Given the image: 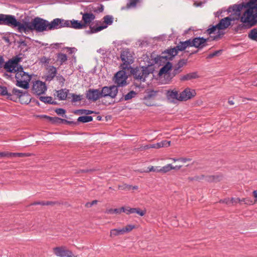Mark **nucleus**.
<instances>
[{
	"label": "nucleus",
	"mask_w": 257,
	"mask_h": 257,
	"mask_svg": "<svg viewBox=\"0 0 257 257\" xmlns=\"http://www.w3.org/2000/svg\"><path fill=\"white\" fill-rule=\"evenodd\" d=\"M41 117L45 118L49 121H51L53 123H58V122H60V121H66V120L61 119L58 117H51V116H47L46 115H41Z\"/></svg>",
	"instance_id": "nucleus-26"
},
{
	"label": "nucleus",
	"mask_w": 257,
	"mask_h": 257,
	"mask_svg": "<svg viewBox=\"0 0 257 257\" xmlns=\"http://www.w3.org/2000/svg\"><path fill=\"white\" fill-rule=\"evenodd\" d=\"M48 24V21L40 17H36L31 22L24 21L23 32L26 33L34 31L37 32L47 31Z\"/></svg>",
	"instance_id": "nucleus-3"
},
{
	"label": "nucleus",
	"mask_w": 257,
	"mask_h": 257,
	"mask_svg": "<svg viewBox=\"0 0 257 257\" xmlns=\"http://www.w3.org/2000/svg\"><path fill=\"white\" fill-rule=\"evenodd\" d=\"M127 76L125 72L123 71L117 72L114 76V83L116 84L117 87L123 86L126 85Z\"/></svg>",
	"instance_id": "nucleus-12"
},
{
	"label": "nucleus",
	"mask_w": 257,
	"mask_h": 257,
	"mask_svg": "<svg viewBox=\"0 0 257 257\" xmlns=\"http://www.w3.org/2000/svg\"><path fill=\"white\" fill-rule=\"evenodd\" d=\"M26 92V91H23L17 88H14L12 90V93L16 95L19 98Z\"/></svg>",
	"instance_id": "nucleus-40"
},
{
	"label": "nucleus",
	"mask_w": 257,
	"mask_h": 257,
	"mask_svg": "<svg viewBox=\"0 0 257 257\" xmlns=\"http://www.w3.org/2000/svg\"><path fill=\"white\" fill-rule=\"evenodd\" d=\"M187 63V60L181 59L175 65L174 68L173 73L174 75L179 73L182 70L181 69Z\"/></svg>",
	"instance_id": "nucleus-23"
},
{
	"label": "nucleus",
	"mask_w": 257,
	"mask_h": 257,
	"mask_svg": "<svg viewBox=\"0 0 257 257\" xmlns=\"http://www.w3.org/2000/svg\"><path fill=\"white\" fill-rule=\"evenodd\" d=\"M177 55L176 50L174 48H171L163 52L161 54V58L165 60H172Z\"/></svg>",
	"instance_id": "nucleus-15"
},
{
	"label": "nucleus",
	"mask_w": 257,
	"mask_h": 257,
	"mask_svg": "<svg viewBox=\"0 0 257 257\" xmlns=\"http://www.w3.org/2000/svg\"><path fill=\"white\" fill-rule=\"evenodd\" d=\"M55 112H56V113L58 115L63 116V115L66 112V110L64 109H63V108H57L55 110Z\"/></svg>",
	"instance_id": "nucleus-56"
},
{
	"label": "nucleus",
	"mask_w": 257,
	"mask_h": 257,
	"mask_svg": "<svg viewBox=\"0 0 257 257\" xmlns=\"http://www.w3.org/2000/svg\"><path fill=\"white\" fill-rule=\"evenodd\" d=\"M240 202V199L238 198H232L230 199V203L232 204L233 205L236 204L237 203Z\"/></svg>",
	"instance_id": "nucleus-57"
},
{
	"label": "nucleus",
	"mask_w": 257,
	"mask_h": 257,
	"mask_svg": "<svg viewBox=\"0 0 257 257\" xmlns=\"http://www.w3.org/2000/svg\"><path fill=\"white\" fill-rule=\"evenodd\" d=\"M158 91H154L153 90L149 91L147 94L145 95L144 99H150L151 98H154L156 95Z\"/></svg>",
	"instance_id": "nucleus-35"
},
{
	"label": "nucleus",
	"mask_w": 257,
	"mask_h": 257,
	"mask_svg": "<svg viewBox=\"0 0 257 257\" xmlns=\"http://www.w3.org/2000/svg\"><path fill=\"white\" fill-rule=\"evenodd\" d=\"M56 78H57V80H58L61 83H63L65 80L64 78L61 75L57 76Z\"/></svg>",
	"instance_id": "nucleus-60"
},
{
	"label": "nucleus",
	"mask_w": 257,
	"mask_h": 257,
	"mask_svg": "<svg viewBox=\"0 0 257 257\" xmlns=\"http://www.w3.org/2000/svg\"><path fill=\"white\" fill-rule=\"evenodd\" d=\"M9 155L12 157H24L29 156L30 154L25 153H13L9 154Z\"/></svg>",
	"instance_id": "nucleus-45"
},
{
	"label": "nucleus",
	"mask_w": 257,
	"mask_h": 257,
	"mask_svg": "<svg viewBox=\"0 0 257 257\" xmlns=\"http://www.w3.org/2000/svg\"><path fill=\"white\" fill-rule=\"evenodd\" d=\"M148 171L147 172H160V167L150 166L148 168Z\"/></svg>",
	"instance_id": "nucleus-55"
},
{
	"label": "nucleus",
	"mask_w": 257,
	"mask_h": 257,
	"mask_svg": "<svg viewBox=\"0 0 257 257\" xmlns=\"http://www.w3.org/2000/svg\"><path fill=\"white\" fill-rule=\"evenodd\" d=\"M131 73L135 80L145 82L150 72L148 67L143 66L133 69Z\"/></svg>",
	"instance_id": "nucleus-5"
},
{
	"label": "nucleus",
	"mask_w": 257,
	"mask_h": 257,
	"mask_svg": "<svg viewBox=\"0 0 257 257\" xmlns=\"http://www.w3.org/2000/svg\"><path fill=\"white\" fill-rule=\"evenodd\" d=\"M86 98L89 101H96L102 97L101 91L98 89H89L86 92Z\"/></svg>",
	"instance_id": "nucleus-14"
},
{
	"label": "nucleus",
	"mask_w": 257,
	"mask_h": 257,
	"mask_svg": "<svg viewBox=\"0 0 257 257\" xmlns=\"http://www.w3.org/2000/svg\"><path fill=\"white\" fill-rule=\"evenodd\" d=\"M231 19L227 17L221 19L219 23L217 24L218 26V30H224L226 29L230 25Z\"/></svg>",
	"instance_id": "nucleus-17"
},
{
	"label": "nucleus",
	"mask_w": 257,
	"mask_h": 257,
	"mask_svg": "<svg viewBox=\"0 0 257 257\" xmlns=\"http://www.w3.org/2000/svg\"><path fill=\"white\" fill-rule=\"evenodd\" d=\"M39 99L44 103H47L50 104L51 103V101L52 99V97L51 96H40Z\"/></svg>",
	"instance_id": "nucleus-47"
},
{
	"label": "nucleus",
	"mask_w": 257,
	"mask_h": 257,
	"mask_svg": "<svg viewBox=\"0 0 257 257\" xmlns=\"http://www.w3.org/2000/svg\"><path fill=\"white\" fill-rule=\"evenodd\" d=\"M103 10V6H101V7L98 8V9L97 10L94 9H93V11L94 12H102Z\"/></svg>",
	"instance_id": "nucleus-64"
},
{
	"label": "nucleus",
	"mask_w": 257,
	"mask_h": 257,
	"mask_svg": "<svg viewBox=\"0 0 257 257\" xmlns=\"http://www.w3.org/2000/svg\"><path fill=\"white\" fill-rule=\"evenodd\" d=\"M157 145L159 147V148L162 147H168L171 145V141L163 140L159 143H157Z\"/></svg>",
	"instance_id": "nucleus-39"
},
{
	"label": "nucleus",
	"mask_w": 257,
	"mask_h": 257,
	"mask_svg": "<svg viewBox=\"0 0 257 257\" xmlns=\"http://www.w3.org/2000/svg\"><path fill=\"white\" fill-rule=\"evenodd\" d=\"M104 22L106 25H111L113 22V18L109 15H106L103 18Z\"/></svg>",
	"instance_id": "nucleus-43"
},
{
	"label": "nucleus",
	"mask_w": 257,
	"mask_h": 257,
	"mask_svg": "<svg viewBox=\"0 0 257 257\" xmlns=\"http://www.w3.org/2000/svg\"><path fill=\"white\" fill-rule=\"evenodd\" d=\"M200 178H199V176H195L194 177H188V180L189 181H194V180H198L199 179H200Z\"/></svg>",
	"instance_id": "nucleus-63"
},
{
	"label": "nucleus",
	"mask_w": 257,
	"mask_h": 257,
	"mask_svg": "<svg viewBox=\"0 0 257 257\" xmlns=\"http://www.w3.org/2000/svg\"><path fill=\"white\" fill-rule=\"evenodd\" d=\"M53 251L56 255L60 257H73V256L72 252L67 249L64 246L54 247Z\"/></svg>",
	"instance_id": "nucleus-13"
},
{
	"label": "nucleus",
	"mask_w": 257,
	"mask_h": 257,
	"mask_svg": "<svg viewBox=\"0 0 257 257\" xmlns=\"http://www.w3.org/2000/svg\"><path fill=\"white\" fill-rule=\"evenodd\" d=\"M100 91L102 97L109 96L111 98H114L117 94L118 89L117 86L115 85L110 86L109 87L104 86L102 87Z\"/></svg>",
	"instance_id": "nucleus-10"
},
{
	"label": "nucleus",
	"mask_w": 257,
	"mask_h": 257,
	"mask_svg": "<svg viewBox=\"0 0 257 257\" xmlns=\"http://www.w3.org/2000/svg\"><path fill=\"white\" fill-rule=\"evenodd\" d=\"M172 67V64L170 62H167V63L160 70L159 74L161 75L167 73L171 69Z\"/></svg>",
	"instance_id": "nucleus-27"
},
{
	"label": "nucleus",
	"mask_w": 257,
	"mask_h": 257,
	"mask_svg": "<svg viewBox=\"0 0 257 257\" xmlns=\"http://www.w3.org/2000/svg\"><path fill=\"white\" fill-rule=\"evenodd\" d=\"M20 101L22 104H28L31 101V97L28 92L25 93L20 98Z\"/></svg>",
	"instance_id": "nucleus-28"
},
{
	"label": "nucleus",
	"mask_w": 257,
	"mask_h": 257,
	"mask_svg": "<svg viewBox=\"0 0 257 257\" xmlns=\"http://www.w3.org/2000/svg\"><path fill=\"white\" fill-rule=\"evenodd\" d=\"M131 209L128 206L122 207L120 208L121 212H124L127 215L131 214Z\"/></svg>",
	"instance_id": "nucleus-52"
},
{
	"label": "nucleus",
	"mask_w": 257,
	"mask_h": 257,
	"mask_svg": "<svg viewBox=\"0 0 257 257\" xmlns=\"http://www.w3.org/2000/svg\"><path fill=\"white\" fill-rule=\"evenodd\" d=\"M118 188L121 190H129L132 189V186L127 184H123L122 185H119Z\"/></svg>",
	"instance_id": "nucleus-54"
},
{
	"label": "nucleus",
	"mask_w": 257,
	"mask_h": 257,
	"mask_svg": "<svg viewBox=\"0 0 257 257\" xmlns=\"http://www.w3.org/2000/svg\"><path fill=\"white\" fill-rule=\"evenodd\" d=\"M48 73L46 76V80L51 81L56 76L57 69L53 66H49L47 68Z\"/></svg>",
	"instance_id": "nucleus-18"
},
{
	"label": "nucleus",
	"mask_w": 257,
	"mask_h": 257,
	"mask_svg": "<svg viewBox=\"0 0 257 257\" xmlns=\"http://www.w3.org/2000/svg\"><path fill=\"white\" fill-rule=\"evenodd\" d=\"M47 89L45 82L40 80H37L33 83L32 91L37 95L44 94Z\"/></svg>",
	"instance_id": "nucleus-8"
},
{
	"label": "nucleus",
	"mask_w": 257,
	"mask_h": 257,
	"mask_svg": "<svg viewBox=\"0 0 257 257\" xmlns=\"http://www.w3.org/2000/svg\"><path fill=\"white\" fill-rule=\"evenodd\" d=\"M190 47H194L199 49H201L207 45V42L209 38L205 39L203 37H196L193 39H190Z\"/></svg>",
	"instance_id": "nucleus-9"
},
{
	"label": "nucleus",
	"mask_w": 257,
	"mask_h": 257,
	"mask_svg": "<svg viewBox=\"0 0 257 257\" xmlns=\"http://www.w3.org/2000/svg\"><path fill=\"white\" fill-rule=\"evenodd\" d=\"M144 148L145 149H150V148L159 149V147H158V146L157 145V144H152V145H146L144 147Z\"/></svg>",
	"instance_id": "nucleus-58"
},
{
	"label": "nucleus",
	"mask_w": 257,
	"mask_h": 257,
	"mask_svg": "<svg viewBox=\"0 0 257 257\" xmlns=\"http://www.w3.org/2000/svg\"><path fill=\"white\" fill-rule=\"evenodd\" d=\"M97 202V200H93L91 202H88L86 204L85 206L87 207H91L92 205L96 204Z\"/></svg>",
	"instance_id": "nucleus-59"
},
{
	"label": "nucleus",
	"mask_w": 257,
	"mask_h": 257,
	"mask_svg": "<svg viewBox=\"0 0 257 257\" xmlns=\"http://www.w3.org/2000/svg\"><path fill=\"white\" fill-rule=\"evenodd\" d=\"M125 234L123 227L122 228H114L112 229L110 231V236L114 237L116 236L123 235Z\"/></svg>",
	"instance_id": "nucleus-25"
},
{
	"label": "nucleus",
	"mask_w": 257,
	"mask_h": 257,
	"mask_svg": "<svg viewBox=\"0 0 257 257\" xmlns=\"http://www.w3.org/2000/svg\"><path fill=\"white\" fill-rule=\"evenodd\" d=\"M243 9H245V10L240 17V21L250 25L254 24L256 16L253 11H257V0H249L245 4L235 5L233 6V11L240 14Z\"/></svg>",
	"instance_id": "nucleus-1"
},
{
	"label": "nucleus",
	"mask_w": 257,
	"mask_h": 257,
	"mask_svg": "<svg viewBox=\"0 0 257 257\" xmlns=\"http://www.w3.org/2000/svg\"><path fill=\"white\" fill-rule=\"evenodd\" d=\"M69 90L64 88L61 89L56 91V96L60 100H65L67 97Z\"/></svg>",
	"instance_id": "nucleus-22"
},
{
	"label": "nucleus",
	"mask_w": 257,
	"mask_h": 257,
	"mask_svg": "<svg viewBox=\"0 0 257 257\" xmlns=\"http://www.w3.org/2000/svg\"><path fill=\"white\" fill-rule=\"evenodd\" d=\"M172 168H173V166L169 164H168L162 168H160V172H162V173H166L169 171H170V170H172Z\"/></svg>",
	"instance_id": "nucleus-37"
},
{
	"label": "nucleus",
	"mask_w": 257,
	"mask_h": 257,
	"mask_svg": "<svg viewBox=\"0 0 257 257\" xmlns=\"http://www.w3.org/2000/svg\"><path fill=\"white\" fill-rule=\"evenodd\" d=\"M107 27V25H103V26H100L98 27H90V33H97L98 32H99L103 29H104L106 28Z\"/></svg>",
	"instance_id": "nucleus-33"
},
{
	"label": "nucleus",
	"mask_w": 257,
	"mask_h": 257,
	"mask_svg": "<svg viewBox=\"0 0 257 257\" xmlns=\"http://www.w3.org/2000/svg\"><path fill=\"white\" fill-rule=\"evenodd\" d=\"M19 68L12 71V72H5L3 76L14 81L15 79L16 86L27 89L29 88V83L32 79V75L25 72L23 67H19Z\"/></svg>",
	"instance_id": "nucleus-2"
},
{
	"label": "nucleus",
	"mask_w": 257,
	"mask_h": 257,
	"mask_svg": "<svg viewBox=\"0 0 257 257\" xmlns=\"http://www.w3.org/2000/svg\"><path fill=\"white\" fill-rule=\"evenodd\" d=\"M248 37L254 41L257 40V29H253L248 34Z\"/></svg>",
	"instance_id": "nucleus-36"
},
{
	"label": "nucleus",
	"mask_w": 257,
	"mask_h": 257,
	"mask_svg": "<svg viewBox=\"0 0 257 257\" xmlns=\"http://www.w3.org/2000/svg\"><path fill=\"white\" fill-rule=\"evenodd\" d=\"M198 77H199V76L197 74V72H194L189 73L186 75L181 76L180 77V80L182 81H184L190 80L193 79L197 78Z\"/></svg>",
	"instance_id": "nucleus-24"
},
{
	"label": "nucleus",
	"mask_w": 257,
	"mask_h": 257,
	"mask_svg": "<svg viewBox=\"0 0 257 257\" xmlns=\"http://www.w3.org/2000/svg\"><path fill=\"white\" fill-rule=\"evenodd\" d=\"M128 1L126 7L127 8H131L136 7L137 3H138L140 0H128Z\"/></svg>",
	"instance_id": "nucleus-42"
},
{
	"label": "nucleus",
	"mask_w": 257,
	"mask_h": 257,
	"mask_svg": "<svg viewBox=\"0 0 257 257\" xmlns=\"http://www.w3.org/2000/svg\"><path fill=\"white\" fill-rule=\"evenodd\" d=\"M106 213H109V214H113V213H116V214H119L121 213L120 208V209H109L106 210Z\"/></svg>",
	"instance_id": "nucleus-51"
},
{
	"label": "nucleus",
	"mask_w": 257,
	"mask_h": 257,
	"mask_svg": "<svg viewBox=\"0 0 257 257\" xmlns=\"http://www.w3.org/2000/svg\"><path fill=\"white\" fill-rule=\"evenodd\" d=\"M219 202L222 203H225L227 204H230V199L229 198H225L223 200H220L219 201Z\"/></svg>",
	"instance_id": "nucleus-61"
},
{
	"label": "nucleus",
	"mask_w": 257,
	"mask_h": 257,
	"mask_svg": "<svg viewBox=\"0 0 257 257\" xmlns=\"http://www.w3.org/2000/svg\"><path fill=\"white\" fill-rule=\"evenodd\" d=\"M69 22L66 21V20L56 18L51 22L48 21V31L66 27V26L69 25Z\"/></svg>",
	"instance_id": "nucleus-7"
},
{
	"label": "nucleus",
	"mask_w": 257,
	"mask_h": 257,
	"mask_svg": "<svg viewBox=\"0 0 257 257\" xmlns=\"http://www.w3.org/2000/svg\"><path fill=\"white\" fill-rule=\"evenodd\" d=\"M57 60L61 65L67 60V56L65 54L59 53L57 54Z\"/></svg>",
	"instance_id": "nucleus-31"
},
{
	"label": "nucleus",
	"mask_w": 257,
	"mask_h": 257,
	"mask_svg": "<svg viewBox=\"0 0 257 257\" xmlns=\"http://www.w3.org/2000/svg\"><path fill=\"white\" fill-rule=\"evenodd\" d=\"M1 95L6 96L7 98L12 100V94L11 92H8L6 87L1 86Z\"/></svg>",
	"instance_id": "nucleus-30"
},
{
	"label": "nucleus",
	"mask_w": 257,
	"mask_h": 257,
	"mask_svg": "<svg viewBox=\"0 0 257 257\" xmlns=\"http://www.w3.org/2000/svg\"><path fill=\"white\" fill-rule=\"evenodd\" d=\"M218 31V32H219V31L218 30V26L217 25L215 26H210V27L207 30L206 32L208 34L211 35L213 34H215V32Z\"/></svg>",
	"instance_id": "nucleus-38"
},
{
	"label": "nucleus",
	"mask_w": 257,
	"mask_h": 257,
	"mask_svg": "<svg viewBox=\"0 0 257 257\" xmlns=\"http://www.w3.org/2000/svg\"><path fill=\"white\" fill-rule=\"evenodd\" d=\"M189 47H190V42L188 40L184 42H180L176 47H174V48L176 50L178 53V51H184Z\"/></svg>",
	"instance_id": "nucleus-21"
},
{
	"label": "nucleus",
	"mask_w": 257,
	"mask_h": 257,
	"mask_svg": "<svg viewBox=\"0 0 257 257\" xmlns=\"http://www.w3.org/2000/svg\"><path fill=\"white\" fill-rule=\"evenodd\" d=\"M244 202V203L245 204L250 205H253L255 203H256L257 200L256 199L253 202L250 199H249L248 198H243L242 199H240V202Z\"/></svg>",
	"instance_id": "nucleus-44"
},
{
	"label": "nucleus",
	"mask_w": 257,
	"mask_h": 257,
	"mask_svg": "<svg viewBox=\"0 0 257 257\" xmlns=\"http://www.w3.org/2000/svg\"><path fill=\"white\" fill-rule=\"evenodd\" d=\"M120 58L123 62L122 67L124 69H127L129 65L134 62V58L133 54L128 49L125 50L121 53Z\"/></svg>",
	"instance_id": "nucleus-6"
},
{
	"label": "nucleus",
	"mask_w": 257,
	"mask_h": 257,
	"mask_svg": "<svg viewBox=\"0 0 257 257\" xmlns=\"http://www.w3.org/2000/svg\"><path fill=\"white\" fill-rule=\"evenodd\" d=\"M20 60V58L16 57L6 62L4 66V68L7 71L6 72H12V71L19 69V67H23L19 64Z\"/></svg>",
	"instance_id": "nucleus-11"
},
{
	"label": "nucleus",
	"mask_w": 257,
	"mask_h": 257,
	"mask_svg": "<svg viewBox=\"0 0 257 257\" xmlns=\"http://www.w3.org/2000/svg\"><path fill=\"white\" fill-rule=\"evenodd\" d=\"M81 15H82V20L84 22L83 24H85V26L87 24H90L92 21H93L95 18V16L94 14L92 13H84L81 12Z\"/></svg>",
	"instance_id": "nucleus-19"
},
{
	"label": "nucleus",
	"mask_w": 257,
	"mask_h": 257,
	"mask_svg": "<svg viewBox=\"0 0 257 257\" xmlns=\"http://www.w3.org/2000/svg\"><path fill=\"white\" fill-rule=\"evenodd\" d=\"M93 112V111L87 109H78L74 112L75 113L85 114L86 115L92 114Z\"/></svg>",
	"instance_id": "nucleus-46"
},
{
	"label": "nucleus",
	"mask_w": 257,
	"mask_h": 257,
	"mask_svg": "<svg viewBox=\"0 0 257 257\" xmlns=\"http://www.w3.org/2000/svg\"><path fill=\"white\" fill-rule=\"evenodd\" d=\"M222 51V50H219L215 51L214 52L209 54L207 56V58L211 59V58H213V57H214L215 56H218V55H219L221 54Z\"/></svg>",
	"instance_id": "nucleus-50"
},
{
	"label": "nucleus",
	"mask_w": 257,
	"mask_h": 257,
	"mask_svg": "<svg viewBox=\"0 0 257 257\" xmlns=\"http://www.w3.org/2000/svg\"><path fill=\"white\" fill-rule=\"evenodd\" d=\"M168 96L173 99H177L178 100L179 95L176 91H168Z\"/></svg>",
	"instance_id": "nucleus-41"
},
{
	"label": "nucleus",
	"mask_w": 257,
	"mask_h": 257,
	"mask_svg": "<svg viewBox=\"0 0 257 257\" xmlns=\"http://www.w3.org/2000/svg\"><path fill=\"white\" fill-rule=\"evenodd\" d=\"M2 24L13 26V27H17L19 32H23L24 21L22 23L18 21L14 16L1 14V25Z\"/></svg>",
	"instance_id": "nucleus-4"
},
{
	"label": "nucleus",
	"mask_w": 257,
	"mask_h": 257,
	"mask_svg": "<svg viewBox=\"0 0 257 257\" xmlns=\"http://www.w3.org/2000/svg\"><path fill=\"white\" fill-rule=\"evenodd\" d=\"M69 22V25L66 27H71L75 29H81L85 28V25L77 20H73L72 21L66 20Z\"/></svg>",
	"instance_id": "nucleus-20"
},
{
	"label": "nucleus",
	"mask_w": 257,
	"mask_h": 257,
	"mask_svg": "<svg viewBox=\"0 0 257 257\" xmlns=\"http://www.w3.org/2000/svg\"><path fill=\"white\" fill-rule=\"evenodd\" d=\"M93 117L91 116H82L78 117V121L81 122H88L92 121Z\"/></svg>",
	"instance_id": "nucleus-34"
},
{
	"label": "nucleus",
	"mask_w": 257,
	"mask_h": 257,
	"mask_svg": "<svg viewBox=\"0 0 257 257\" xmlns=\"http://www.w3.org/2000/svg\"><path fill=\"white\" fill-rule=\"evenodd\" d=\"M71 96L72 97V102H75L80 101L82 100V95H77L74 93L71 94Z\"/></svg>",
	"instance_id": "nucleus-48"
},
{
	"label": "nucleus",
	"mask_w": 257,
	"mask_h": 257,
	"mask_svg": "<svg viewBox=\"0 0 257 257\" xmlns=\"http://www.w3.org/2000/svg\"><path fill=\"white\" fill-rule=\"evenodd\" d=\"M195 94V92L194 90H191L190 88H187L180 93L178 100L181 101L187 100L191 98Z\"/></svg>",
	"instance_id": "nucleus-16"
},
{
	"label": "nucleus",
	"mask_w": 257,
	"mask_h": 257,
	"mask_svg": "<svg viewBox=\"0 0 257 257\" xmlns=\"http://www.w3.org/2000/svg\"><path fill=\"white\" fill-rule=\"evenodd\" d=\"M50 60L51 59L50 58H47L45 56H43L40 59V62L42 64H48L50 63Z\"/></svg>",
	"instance_id": "nucleus-53"
},
{
	"label": "nucleus",
	"mask_w": 257,
	"mask_h": 257,
	"mask_svg": "<svg viewBox=\"0 0 257 257\" xmlns=\"http://www.w3.org/2000/svg\"><path fill=\"white\" fill-rule=\"evenodd\" d=\"M136 95L137 93L135 91L132 90L126 94L123 95V97L121 98V99H123L125 101L128 100L132 99L133 98H134L136 96Z\"/></svg>",
	"instance_id": "nucleus-32"
},
{
	"label": "nucleus",
	"mask_w": 257,
	"mask_h": 257,
	"mask_svg": "<svg viewBox=\"0 0 257 257\" xmlns=\"http://www.w3.org/2000/svg\"><path fill=\"white\" fill-rule=\"evenodd\" d=\"M137 213L141 216H143L146 213V210H141L140 208H131V214Z\"/></svg>",
	"instance_id": "nucleus-29"
},
{
	"label": "nucleus",
	"mask_w": 257,
	"mask_h": 257,
	"mask_svg": "<svg viewBox=\"0 0 257 257\" xmlns=\"http://www.w3.org/2000/svg\"><path fill=\"white\" fill-rule=\"evenodd\" d=\"M44 201H37L34 202V203H32L31 205H44Z\"/></svg>",
	"instance_id": "nucleus-62"
},
{
	"label": "nucleus",
	"mask_w": 257,
	"mask_h": 257,
	"mask_svg": "<svg viewBox=\"0 0 257 257\" xmlns=\"http://www.w3.org/2000/svg\"><path fill=\"white\" fill-rule=\"evenodd\" d=\"M135 225L132 224H128L126 226L123 227L124 233H128L135 228Z\"/></svg>",
	"instance_id": "nucleus-49"
}]
</instances>
